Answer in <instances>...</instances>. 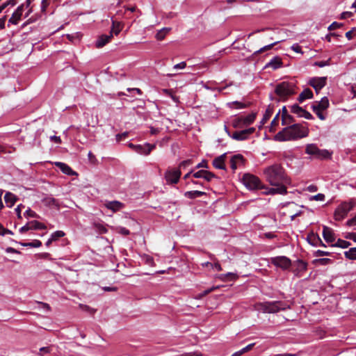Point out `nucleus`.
Instances as JSON below:
<instances>
[{"instance_id":"29","label":"nucleus","mask_w":356,"mask_h":356,"mask_svg":"<svg viewBox=\"0 0 356 356\" xmlns=\"http://www.w3.org/2000/svg\"><path fill=\"white\" fill-rule=\"evenodd\" d=\"M274 112V106L273 105H268V106L267 107L266 111H265V113L263 116V118L261 121V124L262 125H264V124H266L267 122V121L270 118V117L272 116L273 113Z\"/></svg>"},{"instance_id":"61","label":"nucleus","mask_w":356,"mask_h":356,"mask_svg":"<svg viewBox=\"0 0 356 356\" xmlns=\"http://www.w3.org/2000/svg\"><path fill=\"white\" fill-rule=\"evenodd\" d=\"M353 15V13L352 12H343L341 14L340 19H345L348 17H350Z\"/></svg>"},{"instance_id":"20","label":"nucleus","mask_w":356,"mask_h":356,"mask_svg":"<svg viewBox=\"0 0 356 356\" xmlns=\"http://www.w3.org/2000/svg\"><path fill=\"white\" fill-rule=\"evenodd\" d=\"M113 38L112 33L109 35H102L96 42L95 46L97 48H102L107 43H108Z\"/></svg>"},{"instance_id":"23","label":"nucleus","mask_w":356,"mask_h":356,"mask_svg":"<svg viewBox=\"0 0 356 356\" xmlns=\"http://www.w3.org/2000/svg\"><path fill=\"white\" fill-rule=\"evenodd\" d=\"M123 26L124 24L122 22L112 19V27L110 33H112V35L115 34L117 35L122 30Z\"/></svg>"},{"instance_id":"24","label":"nucleus","mask_w":356,"mask_h":356,"mask_svg":"<svg viewBox=\"0 0 356 356\" xmlns=\"http://www.w3.org/2000/svg\"><path fill=\"white\" fill-rule=\"evenodd\" d=\"M17 200V196L10 192H7L4 195V200L9 207H12Z\"/></svg>"},{"instance_id":"62","label":"nucleus","mask_w":356,"mask_h":356,"mask_svg":"<svg viewBox=\"0 0 356 356\" xmlns=\"http://www.w3.org/2000/svg\"><path fill=\"white\" fill-rule=\"evenodd\" d=\"M196 168H208V162L207 160H202V162H200V163H198L196 167Z\"/></svg>"},{"instance_id":"14","label":"nucleus","mask_w":356,"mask_h":356,"mask_svg":"<svg viewBox=\"0 0 356 356\" xmlns=\"http://www.w3.org/2000/svg\"><path fill=\"white\" fill-rule=\"evenodd\" d=\"M193 177L194 178H203L207 181H211L213 178H216V175L210 172L205 170H200L196 172L193 174Z\"/></svg>"},{"instance_id":"18","label":"nucleus","mask_w":356,"mask_h":356,"mask_svg":"<svg viewBox=\"0 0 356 356\" xmlns=\"http://www.w3.org/2000/svg\"><path fill=\"white\" fill-rule=\"evenodd\" d=\"M225 159H226V154H223L215 158L212 162L213 167L216 168V169L225 170L226 169L225 164Z\"/></svg>"},{"instance_id":"36","label":"nucleus","mask_w":356,"mask_h":356,"mask_svg":"<svg viewBox=\"0 0 356 356\" xmlns=\"http://www.w3.org/2000/svg\"><path fill=\"white\" fill-rule=\"evenodd\" d=\"M30 227H31V229H46V226L37 221V220H32L29 222Z\"/></svg>"},{"instance_id":"5","label":"nucleus","mask_w":356,"mask_h":356,"mask_svg":"<svg viewBox=\"0 0 356 356\" xmlns=\"http://www.w3.org/2000/svg\"><path fill=\"white\" fill-rule=\"evenodd\" d=\"M242 181L250 190L264 188V186L262 184L259 177L249 173L243 175Z\"/></svg>"},{"instance_id":"28","label":"nucleus","mask_w":356,"mask_h":356,"mask_svg":"<svg viewBox=\"0 0 356 356\" xmlns=\"http://www.w3.org/2000/svg\"><path fill=\"white\" fill-rule=\"evenodd\" d=\"M313 97V92L309 88L305 89L300 95L298 100L300 103H302L305 99H312Z\"/></svg>"},{"instance_id":"46","label":"nucleus","mask_w":356,"mask_h":356,"mask_svg":"<svg viewBox=\"0 0 356 356\" xmlns=\"http://www.w3.org/2000/svg\"><path fill=\"white\" fill-rule=\"evenodd\" d=\"M193 163V161L191 159H187L185 161H181L179 165V168H185L189 165H191Z\"/></svg>"},{"instance_id":"27","label":"nucleus","mask_w":356,"mask_h":356,"mask_svg":"<svg viewBox=\"0 0 356 356\" xmlns=\"http://www.w3.org/2000/svg\"><path fill=\"white\" fill-rule=\"evenodd\" d=\"M105 206L106 208L112 210L113 212H116L123 207V204L118 201H111L106 202Z\"/></svg>"},{"instance_id":"10","label":"nucleus","mask_w":356,"mask_h":356,"mask_svg":"<svg viewBox=\"0 0 356 356\" xmlns=\"http://www.w3.org/2000/svg\"><path fill=\"white\" fill-rule=\"evenodd\" d=\"M225 129L233 139L236 140H244L248 138V136L253 134L255 131V128L250 127L247 129L242 130L241 131H235L233 133V134L231 136L229 132L227 130V127H225Z\"/></svg>"},{"instance_id":"51","label":"nucleus","mask_w":356,"mask_h":356,"mask_svg":"<svg viewBox=\"0 0 356 356\" xmlns=\"http://www.w3.org/2000/svg\"><path fill=\"white\" fill-rule=\"evenodd\" d=\"M325 195L322 193H318L316 195L312 196L310 200H316V201H324L325 200Z\"/></svg>"},{"instance_id":"7","label":"nucleus","mask_w":356,"mask_h":356,"mask_svg":"<svg viewBox=\"0 0 356 356\" xmlns=\"http://www.w3.org/2000/svg\"><path fill=\"white\" fill-rule=\"evenodd\" d=\"M354 206L355 203L352 202L341 203L334 211V219L339 221L343 220Z\"/></svg>"},{"instance_id":"53","label":"nucleus","mask_w":356,"mask_h":356,"mask_svg":"<svg viewBox=\"0 0 356 356\" xmlns=\"http://www.w3.org/2000/svg\"><path fill=\"white\" fill-rule=\"evenodd\" d=\"M50 351H51L50 347H42V348H40V351L38 353V355L40 356H43L44 354L49 353Z\"/></svg>"},{"instance_id":"40","label":"nucleus","mask_w":356,"mask_h":356,"mask_svg":"<svg viewBox=\"0 0 356 356\" xmlns=\"http://www.w3.org/2000/svg\"><path fill=\"white\" fill-rule=\"evenodd\" d=\"M277 43H279V41L275 42H273L272 44H268V45L264 46V47H262L260 49H259L257 51H255L254 54L257 55V54H262V53H264L266 51H268V50L273 49V47L275 45H276Z\"/></svg>"},{"instance_id":"59","label":"nucleus","mask_w":356,"mask_h":356,"mask_svg":"<svg viewBox=\"0 0 356 356\" xmlns=\"http://www.w3.org/2000/svg\"><path fill=\"white\" fill-rule=\"evenodd\" d=\"M31 229V227H30L29 222L26 225H25L24 226L22 227L19 229V232L22 234H24Z\"/></svg>"},{"instance_id":"22","label":"nucleus","mask_w":356,"mask_h":356,"mask_svg":"<svg viewBox=\"0 0 356 356\" xmlns=\"http://www.w3.org/2000/svg\"><path fill=\"white\" fill-rule=\"evenodd\" d=\"M330 106L329 99L327 97H324L319 102H315L312 106H315L318 110H326Z\"/></svg>"},{"instance_id":"45","label":"nucleus","mask_w":356,"mask_h":356,"mask_svg":"<svg viewBox=\"0 0 356 356\" xmlns=\"http://www.w3.org/2000/svg\"><path fill=\"white\" fill-rule=\"evenodd\" d=\"M24 216L25 217H30V218H38V215L33 210H31V209H28L24 213Z\"/></svg>"},{"instance_id":"11","label":"nucleus","mask_w":356,"mask_h":356,"mask_svg":"<svg viewBox=\"0 0 356 356\" xmlns=\"http://www.w3.org/2000/svg\"><path fill=\"white\" fill-rule=\"evenodd\" d=\"M327 77H313L309 81V84L314 88L316 93L326 85Z\"/></svg>"},{"instance_id":"52","label":"nucleus","mask_w":356,"mask_h":356,"mask_svg":"<svg viewBox=\"0 0 356 356\" xmlns=\"http://www.w3.org/2000/svg\"><path fill=\"white\" fill-rule=\"evenodd\" d=\"M343 26L342 24L341 23H338L337 22H332L328 27V30L329 31H332V30H334L336 29H338V28H340Z\"/></svg>"},{"instance_id":"57","label":"nucleus","mask_w":356,"mask_h":356,"mask_svg":"<svg viewBox=\"0 0 356 356\" xmlns=\"http://www.w3.org/2000/svg\"><path fill=\"white\" fill-rule=\"evenodd\" d=\"M254 343H250L249 345H248L247 346H245V348H242L241 350H240V352H241V355L250 351V350L252 349V348L254 347Z\"/></svg>"},{"instance_id":"63","label":"nucleus","mask_w":356,"mask_h":356,"mask_svg":"<svg viewBox=\"0 0 356 356\" xmlns=\"http://www.w3.org/2000/svg\"><path fill=\"white\" fill-rule=\"evenodd\" d=\"M346 223L348 226L356 225V215L355 217L352 218L351 219H349Z\"/></svg>"},{"instance_id":"37","label":"nucleus","mask_w":356,"mask_h":356,"mask_svg":"<svg viewBox=\"0 0 356 356\" xmlns=\"http://www.w3.org/2000/svg\"><path fill=\"white\" fill-rule=\"evenodd\" d=\"M350 245V243L349 241L339 238L336 243L332 244L333 247H339L341 248H347Z\"/></svg>"},{"instance_id":"15","label":"nucleus","mask_w":356,"mask_h":356,"mask_svg":"<svg viewBox=\"0 0 356 356\" xmlns=\"http://www.w3.org/2000/svg\"><path fill=\"white\" fill-rule=\"evenodd\" d=\"M245 162L244 157L241 154L234 155L230 159L231 168L235 171L238 166L243 165Z\"/></svg>"},{"instance_id":"12","label":"nucleus","mask_w":356,"mask_h":356,"mask_svg":"<svg viewBox=\"0 0 356 356\" xmlns=\"http://www.w3.org/2000/svg\"><path fill=\"white\" fill-rule=\"evenodd\" d=\"M26 8L25 4H22L17 7L15 11L13 13L11 17L8 20V23L12 24H17L21 19L22 13Z\"/></svg>"},{"instance_id":"17","label":"nucleus","mask_w":356,"mask_h":356,"mask_svg":"<svg viewBox=\"0 0 356 356\" xmlns=\"http://www.w3.org/2000/svg\"><path fill=\"white\" fill-rule=\"evenodd\" d=\"M323 236L327 243H332L335 241L333 230L325 225L323 227Z\"/></svg>"},{"instance_id":"43","label":"nucleus","mask_w":356,"mask_h":356,"mask_svg":"<svg viewBox=\"0 0 356 356\" xmlns=\"http://www.w3.org/2000/svg\"><path fill=\"white\" fill-rule=\"evenodd\" d=\"M312 109L320 120H325V115L323 113V110H318L317 108H315V106H312Z\"/></svg>"},{"instance_id":"2","label":"nucleus","mask_w":356,"mask_h":356,"mask_svg":"<svg viewBox=\"0 0 356 356\" xmlns=\"http://www.w3.org/2000/svg\"><path fill=\"white\" fill-rule=\"evenodd\" d=\"M309 130L300 124H293L284 128L275 136L277 141H286L302 138L308 136Z\"/></svg>"},{"instance_id":"54","label":"nucleus","mask_w":356,"mask_h":356,"mask_svg":"<svg viewBox=\"0 0 356 356\" xmlns=\"http://www.w3.org/2000/svg\"><path fill=\"white\" fill-rule=\"evenodd\" d=\"M50 0H42L41 2V11L43 13L46 12L47 8L49 4Z\"/></svg>"},{"instance_id":"42","label":"nucleus","mask_w":356,"mask_h":356,"mask_svg":"<svg viewBox=\"0 0 356 356\" xmlns=\"http://www.w3.org/2000/svg\"><path fill=\"white\" fill-rule=\"evenodd\" d=\"M232 126L234 128H242L243 127H244L243 125V121H242L241 117L234 119L232 121Z\"/></svg>"},{"instance_id":"25","label":"nucleus","mask_w":356,"mask_h":356,"mask_svg":"<svg viewBox=\"0 0 356 356\" xmlns=\"http://www.w3.org/2000/svg\"><path fill=\"white\" fill-rule=\"evenodd\" d=\"M307 240L308 243L313 246H318V243H321V239L319 236L313 232L308 234Z\"/></svg>"},{"instance_id":"13","label":"nucleus","mask_w":356,"mask_h":356,"mask_svg":"<svg viewBox=\"0 0 356 356\" xmlns=\"http://www.w3.org/2000/svg\"><path fill=\"white\" fill-rule=\"evenodd\" d=\"M155 147L154 144L145 143L144 145H137L134 151L140 154L148 155Z\"/></svg>"},{"instance_id":"3","label":"nucleus","mask_w":356,"mask_h":356,"mask_svg":"<svg viewBox=\"0 0 356 356\" xmlns=\"http://www.w3.org/2000/svg\"><path fill=\"white\" fill-rule=\"evenodd\" d=\"M255 309L264 313L275 314L290 309V305L284 301H266L255 304Z\"/></svg>"},{"instance_id":"41","label":"nucleus","mask_w":356,"mask_h":356,"mask_svg":"<svg viewBox=\"0 0 356 356\" xmlns=\"http://www.w3.org/2000/svg\"><path fill=\"white\" fill-rule=\"evenodd\" d=\"M332 262L330 259L328 258H322V259H316L314 261L315 264H321V265H327Z\"/></svg>"},{"instance_id":"26","label":"nucleus","mask_w":356,"mask_h":356,"mask_svg":"<svg viewBox=\"0 0 356 356\" xmlns=\"http://www.w3.org/2000/svg\"><path fill=\"white\" fill-rule=\"evenodd\" d=\"M42 202L47 207H54L56 209L60 207L58 201L52 197H46L42 199Z\"/></svg>"},{"instance_id":"34","label":"nucleus","mask_w":356,"mask_h":356,"mask_svg":"<svg viewBox=\"0 0 356 356\" xmlns=\"http://www.w3.org/2000/svg\"><path fill=\"white\" fill-rule=\"evenodd\" d=\"M250 103L245 104V103L240 102L238 101H235V102L229 103V107L235 108L237 109L248 108V106H250Z\"/></svg>"},{"instance_id":"35","label":"nucleus","mask_w":356,"mask_h":356,"mask_svg":"<svg viewBox=\"0 0 356 356\" xmlns=\"http://www.w3.org/2000/svg\"><path fill=\"white\" fill-rule=\"evenodd\" d=\"M280 111H279V112L275 115V116L274 117L273 120H272L271 123H270V132H275V130H276V127L279 124V119H280Z\"/></svg>"},{"instance_id":"1","label":"nucleus","mask_w":356,"mask_h":356,"mask_svg":"<svg viewBox=\"0 0 356 356\" xmlns=\"http://www.w3.org/2000/svg\"><path fill=\"white\" fill-rule=\"evenodd\" d=\"M264 173L266 179L274 188H270L266 194H281L287 193L286 185L290 184V179L285 175L284 168L278 164H274L266 168Z\"/></svg>"},{"instance_id":"38","label":"nucleus","mask_w":356,"mask_h":356,"mask_svg":"<svg viewBox=\"0 0 356 356\" xmlns=\"http://www.w3.org/2000/svg\"><path fill=\"white\" fill-rule=\"evenodd\" d=\"M346 258L351 260L356 259V248H352L344 252Z\"/></svg>"},{"instance_id":"44","label":"nucleus","mask_w":356,"mask_h":356,"mask_svg":"<svg viewBox=\"0 0 356 356\" xmlns=\"http://www.w3.org/2000/svg\"><path fill=\"white\" fill-rule=\"evenodd\" d=\"M65 236V233L63 232V231H56L55 232H54L52 234H51V238L52 239L56 241H57L58 238L63 237Z\"/></svg>"},{"instance_id":"4","label":"nucleus","mask_w":356,"mask_h":356,"mask_svg":"<svg viewBox=\"0 0 356 356\" xmlns=\"http://www.w3.org/2000/svg\"><path fill=\"white\" fill-rule=\"evenodd\" d=\"M295 85L292 83L283 81L277 84L275 89V93L277 95L278 98L275 99L277 102H285L289 97L295 94ZM271 99H275L270 97Z\"/></svg>"},{"instance_id":"30","label":"nucleus","mask_w":356,"mask_h":356,"mask_svg":"<svg viewBox=\"0 0 356 356\" xmlns=\"http://www.w3.org/2000/svg\"><path fill=\"white\" fill-rule=\"evenodd\" d=\"M206 193L200 191H186L184 193V196L189 199H195L198 197H202L203 195H205Z\"/></svg>"},{"instance_id":"49","label":"nucleus","mask_w":356,"mask_h":356,"mask_svg":"<svg viewBox=\"0 0 356 356\" xmlns=\"http://www.w3.org/2000/svg\"><path fill=\"white\" fill-rule=\"evenodd\" d=\"M95 226L96 229L99 232V233L104 234V233L107 232V229L105 227L104 225H103L100 223H97V224H95Z\"/></svg>"},{"instance_id":"8","label":"nucleus","mask_w":356,"mask_h":356,"mask_svg":"<svg viewBox=\"0 0 356 356\" xmlns=\"http://www.w3.org/2000/svg\"><path fill=\"white\" fill-rule=\"evenodd\" d=\"M181 172L180 169L171 168L166 170L164 178L168 184H175L179 181Z\"/></svg>"},{"instance_id":"56","label":"nucleus","mask_w":356,"mask_h":356,"mask_svg":"<svg viewBox=\"0 0 356 356\" xmlns=\"http://www.w3.org/2000/svg\"><path fill=\"white\" fill-rule=\"evenodd\" d=\"M128 135H129V133L127 131H125L122 134H118L116 135V140H117V141H120V140L127 138Z\"/></svg>"},{"instance_id":"16","label":"nucleus","mask_w":356,"mask_h":356,"mask_svg":"<svg viewBox=\"0 0 356 356\" xmlns=\"http://www.w3.org/2000/svg\"><path fill=\"white\" fill-rule=\"evenodd\" d=\"M294 122V118L288 113L286 107L284 106L282 108V124L289 125Z\"/></svg>"},{"instance_id":"32","label":"nucleus","mask_w":356,"mask_h":356,"mask_svg":"<svg viewBox=\"0 0 356 356\" xmlns=\"http://www.w3.org/2000/svg\"><path fill=\"white\" fill-rule=\"evenodd\" d=\"M241 118H242V121H243V125L244 127L248 126V125L252 124L254 121V120L256 118V114L251 113L245 117H241Z\"/></svg>"},{"instance_id":"64","label":"nucleus","mask_w":356,"mask_h":356,"mask_svg":"<svg viewBox=\"0 0 356 356\" xmlns=\"http://www.w3.org/2000/svg\"><path fill=\"white\" fill-rule=\"evenodd\" d=\"M346 238L356 242V232L349 233Z\"/></svg>"},{"instance_id":"39","label":"nucleus","mask_w":356,"mask_h":356,"mask_svg":"<svg viewBox=\"0 0 356 356\" xmlns=\"http://www.w3.org/2000/svg\"><path fill=\"white\" fill-rule=\"evenodd\" d=\"M22 246L31 248H39L42 245V242L39 240H33L29 243H20Z\"/></svg>"},{"instance_id":"47","label":"nucleus","mask_w":356,"mask_h":356,"mask_svg":"<svg viewBox=\"0 0 356 356\" xmlns=\"http://www.w3.org/2000/svg\"><path fill=\"white\" fill-rule=\"evenodd\" d=\"M330 254L331 253L330 252L323 251L321 250H318L314 252V256L316 257L322 256H329Z\"/></svg>"},{"instance_id":"60","label":"nucleus","mask_w":356,"mask_h":356,"mask_svg":"<svg viewBox=\"0 0 356 356\" xmlns=\"http://www.w3.org/2000/svg\"><path fill=\"white\" fill-rule=\"evenodd\" d=\"M356 33V27H353L350 31L346 33V37L348 40H351L353 38V34Z\"/></svg>"},{"instance_id":"6","label":"nucleus","mask_w":356,"mask_h":356,"mask_svg":"<svg viewBox=\"0 0 356 356\" xmlns=\"http://www.w3.org/2000/svg\"><path fill=\"white\" fill-rule=\"evenodd\" d=\"M305 153L314 156L316 159H328L330 152L326 149H320L315 144H308L305 147Z\"/></svg>"},{"instance_id":"19","label":"nucleus","mask_w":356,"mask_h":356,"mask_svg":"<svg viewBox=\"0 0 356 356\" xmlns=\"http://www.w3.org/2000/svg\"><path fill=\"white\" fill-rule=\"evenodd\" d=\"M55 165L58 167L64 174L67 175H77V173L74 172L68 165L62 162H56Z\"/></svg>"},{"instance_id":"50","label":"nucleus","mask_w":356,"mask_h":356,"mask_svg":"<svg viewBox=\"0 0 356 356\" xmlns=\"http://www.w3.org/2000/svg\"><path fill=\"white\" fill-rule=\"evenodd\" d=\"M307 267V264L306 262L303 261L302 260H298V268L300 270H306Z\"/></svg>"},{"instance_id":"31","label":"nucleus","mask_w":356,"mask_h":356,"mask_svg":"<svg viewBox=\"0 0 356 356\" xmlns=\"http://www.w3.org/2000/svg\"><path fill=\"white\" fill-rule=\"evenodd\" d=\"M305 110L296 104L291 106V112L298 115V117H302Z\"/></svg>"},{"instance_id":"58","label":"nucleus","mask_w":356,"mask_h":356,"mask_svg":"<svg viewBox=\"0 0 356 356\" xmlns=\"http://www.w3.org/2000/svg\"><path fill=\"white\" fill-rule=\"evenodd\" d=\"M254 343H250L249 345H248L247 346H245V348H242L241 350H240V352H241V355L250 351V350L252 349V348L254 347Z\"/></svg>"},{"instance_id":"21","label":"nucleus","mask_w":356,"mask_h":356,"mask_svg":"<svg viewBox=\"0 0 356 356\" xmlns=\"http://www.w3.org/2000/svg\"><path fill=\"white\" fill-rule=\"evenodd\" d=\"M282 65V58L279 56H275L266 65L265 68L271 67L273 70H277L281 67Z\"/></svg>"},{"instance_id":"33","label":"nucleus","mask_w":356,"mask_h":356,"mask_svg":"<svg viewBox=\"0 0 356 356\" xmlns=\"http://www.w3.org/2000/svg\"><path fill=\"white\" fill-rule=\"evenodd\" d=\"M170 30L171 28H163L156 33L155 38L158 40H163Z\"/></svg>"},{"instance_id":"9","label":"nucleus","mask_w":356,"mask_h":356,"mask_svg":"<svg viewBox=\"0 0 356 356\" xmlns=\"http://www.w3.org/2000/svg\"><path fill=\"white\" fill-rule=\"evenodd\" d=\"M270 263L282 270L288 269L291 265V259L285 256L272 257L270 258Z\"/></svg>"},{"instance_id":"55","label":"nucleus","mask_w":356,"mask_h":356,"mask_svg":"<svg viewBox=\"0 0 356 356\" xmlns=\"http://www.w3.org/2000/svg\"><path fill=\"white\" fill-rule=\"evenodd\" d=\"M328 65H330V60L325 61H316L314 63V65L319 67H323Z\"/></svg>"},{"instance_id":"48","label":"nucleus","mask_w":356,"mask_h":356,"mask_svg":"<svg viewBox=\"0 0 356 356\" xmlns=\"http://www.w3.org/2000/svg\"><path fill=\"white\" fill-rule=\"evenodd\" d=\"M131 13L129 12L128 13L127 10H124V12L122 10H120L117 12L116 15L118 16V17H119L120 15H123L125 18L130 19V18H131Z\"/></svg>"}]
</instances>
